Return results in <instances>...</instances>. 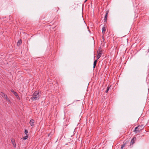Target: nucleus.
<instances>
[{
	"instance_id": "nucleus-19",
	"label": "nucleus",
	"mask_w": 149,
	"mask_h": 149,
	"mask_svg": "<svg viewBox=\"0 0 149 149\" xmlns=\"http://www.w3.org/2000/svg\"><path fill=\"white\" fill-rule=\"evenodd\" d=\"M87 1V0H86L84 2H86V1Z\"/></svg>"
},
{
	"instance_id": "nucleus-13",
	"label": "nucleus",
	"mask_w": 149,
	"mask_h": 149,
	"mask_svg": "<svg viewBox=\"0 0 149 149\" xmlns=\"http://www.w3.org/2000/svg\"><path fill=\"white\" fill-rule=\"evenodd\" d=\"M109 88H110V87H109L108 86L107 87V89L105 92L106 93H107L108 92V91L109 89Z\"/></svg>"
},
{
	"instance_id": "nucleus-9",
	"label": "nucleus",
	"mask_w": 149,
	"mask_h": 149,
	"mask_svg": "<svg viewBox=\"0 0 149 149\" xmlns=\"http://www.w3.org/2000/svg\"><path fill=\"white\" fill-rule=\"evenodd\" d=\"M97 59L96 60L94 61L93 63V68H95V66L97 63Z\"/></svg>"
},
{
	"instance_id": "nucleus-7",
	"label": "nucleus",
	"mask_w": 149,
	"mask_h": 149,
	"mask_svg": "<svg viewBox=\"0 0 149 149\" xmlns=\"http://www.w3.org/2000/svg\"><path fill=\"white\" fill-rule=\"evenodd\" d=\"M29 123L31 126H33L34 125V120L33 119H31Z\"/></svg>"
},
{
	"instance_id": "nucleus-15",
	"label": "nucleus",
	"mask_w": 149,
	"mask_h": 149,
	"mask_svg": "<svg viewBox=\"0 0 149 149\" xmlns=\"http://www.w3.org/2000/svg\"><path fill=\"white\" fill-rule=\"evenodd\" d=\"M125 143L124 144H123V145H122V146H121L122 149H123L125 147Z\"/></svg>"
},
{
	"instance_id": "nucleus-18",
	"label": "nucleus",
	"mask_w": 149,
	"mask_h": 149,
	"mask_svg": "<svg viewBox=\"0 0 149 149\" xmlns=\"http://www.w3.org/2000/svg\"><path fill=\"white\" fill-rule=\"evenodd\" d=\"M51 134V133H50L49 134H48V136H49L50 135V134Z\"/></svg>"
},
{
	"instance_id": "nucleus-17",
	"label": "nucleus",
	"mask_w": 149,
	"mask_h": 149,
	"mask_svg": "<svg viewBox=\"0 0 149 149\" xmlns=\"http://www.w3.org/2000/svg\"><path fill=\"white\" fill-rule=\"evenodd\" d=\"M16 97H17V98L18 99H20V97H19L18 96V95H17V96H16Z\"/></svg>"
},
{
	"instance_id": "nucleus-3",
	"label": "nucleus",
	"mask_w": 149,
	"mask_h": 149,
	"mask_svg": "<svg viewBox=\"0 0 149 149\" xmlns=\"http://www.w3.org/2000/svg\"><path fill=\"white\" fill-rule=\"evenodd\" d=\"M102 51L100 49L98 50L97 51V59L98 60L100 57L101 56L102 54Z\"/></svg>"
},
{
	"instance_id": "nucleus-6",
	"label": "nucleus",
	"mask_w": 149,
	"mask_h": 149,
	"mask_svg": "<svg viewBox=\"0 0 149 149\" xmlns=\"http://www.w3.org/2000/svg\"><path fill=\"white\" fill-rule=\"evenodd\" d=\"M136 140V139L135 137H134L132 139L130 142V146L133 145L134 143Z\"/></svg>"
},
{
	"instance_id": "nucleus-1",
	"label": "nucleus",
	"mask_w": 149,
	"mask_h": 149,
	"mask_svg": "<svg viewBox=\"0 0 149 149\" xmlns=\"http://www.w3.org/2000/svg\"><path fill=\"white\" fill-rule=\"evenodd\" d=\"M40 96L39 92L38 91H36L33 93L31 99L33 101L39 99Z\"/></svg>"
},
{
	"instance_id": "nucleus-2",
	"label": "nucleus",
	"mask_w": 149,
	"mask_h": 149,
	"mask_svg": "<svg viewBox=\"0 0 149 149\" xmlns=\"http://www.w3.org/2000/svg\"><path fill=\"white\" fill-rule=\"evenodd\" d=\"M1 93L2 94H1V95H2L3 97L5 98L6 100L8 102H10V100L8 98L6 95V94H5L2 92H1Z\"/></svg>"
},
{
	"instance_id": "nucleus-10",
	"label": "nucleus",
	"mask_w": 149,
	"mask_h": 149,
	"mask_svg": "<svg viewBox=\"0 0 149 149\" xmlns=\"http://www.w3.org/2000/svg\"><path fill=\"white\" fill-rule=\"evenodd\" d=\"M102 33L103 35L104 34L106 31V29L104 27V26L102 27Z\"/></svg>"
},
{
	"instance_id": "nucleus-5",
	"label": "nucleus",
	"mask_w": 149,
	"mask_h": 149,
	"mask_svg": "<svg viewBox=\"0 0 149 149\" xmlns=\"http://www.w3.org/2000/svg\"><path fill=\"white\" fill-rule=\"evenodd\" d=\"M11 141L12 144H13L14 148H15L16 147V143L15 141V140L13 139H11Z\"/></svg>"
},
{
	"instance_id": "nucleus-16",
	"label": "nucleus",
	"mask_w": 149,
	"mask_h": 149,
	"mask_svg": "<svg viewBox=\"0 0 149 149\" xmlns=\"http://www.w3.org/2000/svg\"><path fill=\"white\" fill-rule=\"evenodd\" d=\"M21 43H22L21 41V40H19L17 44H18V43H19L20 44Z\"/></svg>"
},
{
	"instance_id": "nucleus-12",
	"label": "nucleus",
	"mask_w": 149,
	"mask_h": 149,
	"mask_svg": "<svg viewBox=\"0 0 149 149\" xmlns=\"http://www.w3.org/2000/svg\"><path fill=\"white\" fill-rule=\"evenodd\" d=\"M28 135H26V136H24L23 137V139L24 140H25L26 139H27V138H28Z\"/></svg>"
},
{
	"instance_id": "nucleus-8",
	"label": "nucleus",
	"mask_w": 149,
	"mask_h": 149,
	"mask_svg": "<svg viewBox=\"0 0 149 149\" xmlns=\"http://www.w3.org/2000/svg\"><path fill=\"white\" fill-rule=\"evenodd\" d=\"M108 13H109V11H106V13L105 14V15L104 16V22H106V21H107V15H108Z\"/></svg>"
},
{
	"instance_id": "nucleus-4",
	"label": "nucleus",
	"mask_w": 149,
	"mask_h": 149,
	"mask_svg": "<svg viewBox=\"0 0 149 149\" xmlns=\"http://www.w3.org/2000/svg\"><path fill=\"white\" fill-rule=\"evenodd\" d=\"M142 126H139L138 127H136L135 128L134 131L136 133L137 132H139L142 129Z\"/></svg>"
},
{
	"instance_id": "nucleus-14",
	"label": "nucleus",
	"mask_w": 149,
	"mask_h": 149,
	"mask_svg": "<svg viewBox=\"0 0 149 149\" xmlns=\"http://www.w3.org/2000/svg\"><path fill=\"white\" fill-rule=\"evenodd\" d=\"M24 132H25V133L26 134V135H27V134L28 133V130H25Z\"/></svg>"
},
{
	"instance_id": "nucleus-11",
	"label": "nucleus",
	"mask_w": 149,
	"mask_h": 149,
	"mask_svg": "<svg viewBox=\"0 0 149 149\" xmlns=\"http://www.w3.org/2000/svg\"><path fill=\"white\" fill-rule=\"evenodd\" d=\"M11 91L14 93L15 96H17V93L16 92L14 91L13 90H11Z\"/></svg>"
}]
</instances>
